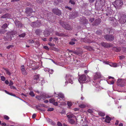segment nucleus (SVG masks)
I'll list each match as a JSON object with an SVG mask.
<instances>
[{"label":"nucleus","mask_w":126,"mask_h":126,"mask_svg":"<svg viewBox=\"0 0 126 126\" xmlns=\"http://www.w3.org/2000/svg\"><path fill=\"white\" fill-rule=\"evenodd\" d=\"M64 78L66 80L65 82V85H67L68 82L71 84L73 83V80L74 78L72 75L69 74H66L65 75Z\"/></svg>","instance_id":"1"},{"label":"nucleus","mask_w":126,"mask_h":126,"mask_svg":"<svg viewBox=\"0 0 126 126\" xmlns=\"http://www.w3.org/2000/svg\"><path fill=\"white\" fill-rule=\"evenodd\" d=\"M123 5V2L120 0H117L114 3L113 5L116 9H119Z\"/></svg>","instance_id":"2"},{"label":"nucleus","mask_w":126,"mask_h":126,"mask_svg":"<svg viewBox=\"0 0 126 126\" xmlns=\"http://www.w3.org/2000/svg\"><path fill=\"white\" fill-rule=\"evenodd\" d=\"M39 75H35L33 77V79L32 81V83L35 84L38 82L40 80Z\"/></svg>","instance_id":"3"},{"label":"nucleus","mask_w":126,"mask_h":126,"mask_svg":"<svg viewBox=\"0 0 126 126\" xmlns=\"http://www.w3.org/2000/svg\"><path fill=\"white\" fill-rule=\"evenodd\" d=\"M104 37L106 40L109 41H112L114 39V36L111 35H105Z\"/></svg>","instance_id":"4"},{"label":"nucleus","mask_w":126,"mask_h":126,"mask_svg":"<svg viewBox=\"0 0 126 126\" xmlns=\"http://www.w3.org/2000/svg\"><path fill=\"white\" fill-rule=\"evenodd\" d=\"M86 77L85 75H83L80 76L78 80L80 83H83L86 80Z\"/></svg>","instance_id":"5"},{"label":"nucleus","mask_w":126,"mask_h":126,"mask_svg":"<svg viewBox=\"0 0 126 126\" xmlns=\"http://www.w3.org/2000/svg\"><path fill=\"white\" fill-rule=\"evenodd\" d=\"M33 12L31 8H27L26 9L25 12L27 16H31L32 17V13Z\"/></svg>","instance_id":"6"},{"label":"nucleus","mask_w":126,"mask_h":126,"mask_svg":"<svg viewBox=\"0 0 126 126\" xmlns=\"http://www.w3.org/2000/svg\"><path fill=\"white\" fill-rule=\"evenodd\" d=\"M117 82L118 86H120L121 87H123L124 85L125 82L122 79H118Z\"/></svg>","instance_id":"7"},{"label":"nucleus","mask_w":126,"mask_h":126,"mask_svg":"<svg viewBox=\"0 0 126 126\" xmlns=\"http://www.w3.org/2000/svg\"><path fill=\"white\" fill-rule=\"evenodd\" d=\"M100 44L102 46L105 47H109L112 46V44L107 43L103 42L101 43Z\"/></svg>","instance_id":"8"},{"label":"nucleus","mask_w":126,"mask_h":126,"mask_svg":"<svg viewBox=\"0 0 126 126\" xmlns=\"http://www.w3.org/2000/svg\"><path fill=\"white\" fill-rule=\"evenodd\" d=\"M101 75L100 73L97 72L96 73L94 76V80H96L101 77Z\"/></svg>","instance_id":"9"},{"label":"nucleus","mask_w":126,"mask_h":126,"mask_svg":"<svg viewBox=\"0 0 126 126\" xmlns=\"http://www.w3.org/2000/svg\"><path fill=\"white\" fill-rule=\"evenodd\" d=\"M20 68L21 73L23 75H26L27 74V73L26 71L24 65L21 66L20 67Z\"/></svg>","instance_id":"10"},{"label":"nucleus","mask_w":126,"mask_h":126,"mask_svg":"<svg viewBox=\"0 0 126 126\" xmlns=\"http://www.w3.org/2000/svg\"><path fill=\"white\" fill-rule=\"evenodd\" d=\"M3 38L4 40L5 41H11L12 40V39L11 34L10 33H8L6 37H4Z\"/></svg>","instance_id":"11"},{"label":"nucleus","mask_w":126,"mask_h":126,"mask_svg":"<svg viewBox=\"0 0 126 126\" xmlns=\"http://www.w3.org/2000/svg\"><path fill=\"white\" fill-rule=\"evenodd\" d=\"M50 33V31L48 30H46L44 32V36L47 37L49 35Z\"/></svg>","instance_id":"12"},{"label":"nucleus","mask_w":126,"mask_h":126,"mask_svg":"<svg viewBox=\"0 0 126 126\" xmlns=\"http://www.w3.org/2000/svg\"><path fill=\"white\" fill-rule=\"evenodd\" d=\"M105 121L107 123H110V121L111 120V118L108 116L107 115L105 117Z\"/></svg>","instance_id":"13"},{"label":"nucleus","mask_w":126,"mask_h":126,"mask_svg":"<svg viewBox=\"0 0 126 126\" xmlns=\"http://www.w3.org/2000/svg\"><path fill=\"white\" fill-rule=\"evenodd\" d=\"M56 35L59 36H67V35L66 34H64L62 33H61L58 32H55Z\"/></svg>","instance_id":"14"},{"label":"nucleus","mask_w":126,"mask_h":126,"mask_svg":"<svg viewBox=\"0 0 126 126\" xmlns=\"http://www.w3.org/2000/svg\"><path fill=\"white\" fill-rule=\"evenodd\" d=\"M78 13L77 12L75 11L73 12L72 15V18H75L78 16Z\"/></svg>","instance_id":"15"},{"label":"nucleus","mask_w":126,"mask_h":126,"mask_svg":"<svg viewBox=\"0 0 126 126\" xmlns=\"http://www.w3.org/2000/svg\"><path fill=\"white\" fill-rule=\"evenodd\" d=\"M67 117L69 119H70L72 118H73L74 117V116L72 113H67L66 114Z\"/></svg>","instance_id":"16"},{"label":"nucleus","mask_w":126,"mask_h":126,"mask_svg":"<svg viewBox=\"0 0 126 126\" xmlns=\"http://www.w3.org/2000/svg\"><path fill=\"white\" fill-rule=\"evenodd\" d=\"M77 41V40L75 38L72 39L71 40V41L69 42V44L71 45H73L75 44V43L74 42Z\"/></svg>","instance_id":"17"},{"label":"nucleus","mask_w":126,"mask_h":126,"mask_svg":"<svg viewBox=\"0 0 126 126\" xmlns=\"http://www.w3.org/2000/svg\"><path fill=\"white\" fill-rule=\"evenodd\" d=\"M15 24L16 26H18V27H21L22 26V25L20 21H18L16 20L15 22Z\"/></svg>","instance_id":"18"},{"label":"nucleus","mask_w":126,"mask_h":126,"mask_svg":"<svg viewBox=\"0 0 126 126\" xmlns=\"http://www.w3.org/2000/svg\"><path fill=\"white\" fill-rule=\"evenodd\" d=\"M10 15L8 14H5L2 16L1 17V18H8L10 17Z\"/></svg>","instance_id":"19"},{"label":"nucleus","mask_w":126,"mask_h":126,"mask_svg":"<svg viewBox=\"0 0 126 126\" xmlns=\"http://www.w3.org/2000/svg\"><path fill=\"white\" fill-rule=\"evenodd\" d=\"M122 19L123 20L122 21L121 23H124L126 22V15H124L122 17Z\"/></svg>","instance_id":"20"},{"label":"nucleus","mask_w":126,"mask_h":126,"mask_svg":"<svg viewBox=\"0 0 126 126\" xmlns=\"http://www.w3.org/2000/svg\"><path fill=\"white\" fill-rule=\"evenodd\" d=\"M57 95L58 97H59L62 99L64 98V95L62 93H59L57 94Z\"/></svg>","instance_id":"21"},{"label":"nucleus","mask_w":126,"mask_h":126,"mask_svg":"<svg viewBox=\"0 0 126 126\" xmlns=\"http://www.w3.org/2000/svg\"><path fill=\"white\" fill-rule=\"evenodd\" d=\"M68 121L69 123L71 124H74L75 123V121L73 119H69Z\"/></svg>","instance_id":"22"},{"label":"nucleus","mask_w":126,"mask_h":126,"mask_svg":"<svg viewBox=\"0 0 126 126\" xmlns=\"http://www.w3.org/2000/svg\"><path fill=\"white\" fill-rule=\"evenodd\" d=\"M60 24L64 28L66 27V23L65 22L62 21L60 22Z\"/></svg>","instance_id":"23"},{"label":"nucleus","mask_w":126,"mask_h":126,"mask_svg":"<svg viewBox=\"0 0 126 126\" xmlns=\"http://www.w3.org/2000/svg\"><path fill=\"white\" fill-rule=\"evenodd\" d=\"M41 32V30L39 29H38L36 30L35 32L37 35H39Z\"/></svg>","instance_id":"24"},{"label":"nucleus","mask_w":126,"mask_h":126,"mask_svg":"<svg viewBox=\"0 0 126 126\" xmlns=\"http://www.w3.org/2000/svg\"><path fill=\"white\" fill-rule=\"evenodd\" d=\"M114 50L116 52H118L120 51L121 49L120 47H116L114 48Z\"/></svg>","instance_id":"25"},{"label":"nucleus","mask_w":126,"mask_h":126,"mask_svg":"<svg viewBox=\"0 0 126 126\" xmlns=\"http://www.w3.org/2000/svg\"><path fill=\"white\" fill-rule=\"evenodd\" d=\"M98 114L101 116H104L105 115V113L103 112L100 111L98 112Z\"/></svg>","instance_id":"26"},{"label":"nucleus","mask_w":126,"mask_h":126,"mask_svg":"<svg viewBox=\"0 0 126 126\" xmlns=\"http://www.w3.org/2000/svg\"><path fill=\"white\" fill-rule=\"evenodd\" d=\"M61 14V11L59 9H57L56 14L58 16H60Z\"/></svg>","instance_id":"27"},{"label":"nucleus","mask_w":126,"mask_h":126,"mask_svg":"<svg viewBox=\"0 0 126 126\" xmlns=\"http://www.w3.org/2000/svg\"><path fill=\"white\" fill-rule=\"evenodd\" d=\"M8 25L7 24H4L2 26L1 28L2 29H5L7 27Z\"/></svg>","instance_id":"28"},{"label":"nucleus","mask_w":126,"mask_h":126,"mask_svg":"<svg viewBox=\"0 0 126 126\" xmlns=\"http://www.w3.org/2000/svg\"><path fill=\"white\" fill-rule=\"evenodd\" d=\"M100 4L102 5L104 4L105 3V0H99Z\"/></svg>","instance_id":"29"},{"label":"nucleus","mask_w":126,"mask_h":126,"mask_svg":"<svg viewBox=\"0 0 126 126\" xmlns=\"http://www.w3.org/2000/svg\"><path fill=\"white\" fill-rule=\"evenodd\" d=\"M64 28H65L69 30L71 29L70 26L67 24L66 25V27H64Z\"/></svg>","instance_id":"30"},{"label":"nucleus","mask_w":126,"mask_h":126,"mask_svg":"<svg viewBox=\"0 0 126 126\" xmlns=\"http://www.w3.org/2000/svg\"><path fill=\"white\" fill-rule=\"evenodd\" d=\"M75 1L74 0H70L69 1V2L71 4L74 5L75 4Z\"/></svg>","instance_id":"31"},{"label":"nucleus","mask_w":126,"mask_h":126,"mask_svg":"<svg viewBox=\"0 0 126 126\" xmlns=\"http://www.w3.org/2000/svg\"><path fill=\"white\" fill-rule=\"evenodd\" d=\"M13 47V45H9L6 48L7 49H11Z\"/></svg>","instance_id":"32"},{"label":"nucleus","mask_w":126,"mask_h":126,"mask_svg":"<svg viewBox=\"0 0 126 126\" xmlns=\"http://www.w3.org/2000/svg\"><path fill=\"white\" fill-rule=\"evenodd\" d=\"M25 35V34L24 33L21 34L19 35V37H24Z\"/></svg>","instance_id":"33"},{"label":"nucleus","mask_w":126,"mask_h":126,"mask_svg":"<svg viewBox=\"0 0 126 126\" xmlns=\"http://www.w3.org/2000/svg\"><path fill=\"white\" fill-rule=\"evenodd\" d=\"M49 101L50 103L53 104L55 101V100L53 99H51L49 100Z\"/></svg>","instance_id":"34"},{"label":"nucleus","mask_w":126,"mask_h":126,"mask_svg":"<svg viewBox=\"0 0 126 126\" xmlns=\"http://www.w3.org/2000/svg\"><path fill=\"white\" fill-rule=\"evenodd\" d=\"M85 105L83 104H81L79 105V107L82 108H84L85 107Z\"/></svg>","instance_id":"35"},{"label":"nucleus","mask_w":126,"mask_h":126,"mask_svg":"<svg viewBox=\"0 0 126 126\" xmlns=\"http://www.w3.org/2000/svg\"><path fill=\"white\" fill-rule=\"evenodd\" d=\"M5 92L7 93V94H9L10 95L13 96V94L12 93H10L7 91L5 90Z\"/></svg>","instance_id":"36"},{"label":"nucleus","mask_w":126,"mask_h":126,"mask_svg":"<svg viewBox=\"0 0 126 126\" xmlns=\"http://www.w3.org/2000/svg\"><path fill=\"white\" fill-rule=\"evenodd\" d=\"M29 94L32 96H35V94L32 91H31L29 93Z\"/></svg>","instance_id":"37"},{"label":"nucleus","mask_w":126,"mask_h":126,"mask_svg":"<svg viewBox=\"0 0 126 126\" xmlns=\"http://www.w3.org/2000/svg\"><path fill=\"white\" fill-rule=\"evenodd\" d=\"M5 70L6 73L8 74L9 76H10L11 74V73L10 72H9V70L6 69H5Z\"/></svg>","instance_id":"38"},{"label":"nucleus","mask_w":126,"mask_h":126,"mask_svg":"<svg viewBox=\"0 0 126 126\" xmlns=\"http://www.w3.org/2000/svg\"><path fill=\"white\" fill-rule=\"evenodd\" d=\"M67 104L68 106L70 107L72 106V103L69 101H68L67 103Z\"/></svg>","instance_id":"39"},{"label":"nucleus","mask_w":126,"mask_h":126,"mask_svg":"<svg viewBox=\"0 0 126 126\" xmlns=\"http://www.w3.org/2000/svg\"><path fill=\"white\" fill-rule=\"evenodd\" d=\"M57 9H53L52 10V12L54 13V14H56V12L57 11Z\"/></svg>","instance_id":"40"},{"label":"nucleus","mask_w":126,"mask_h":126,"mask_svg":"<svg viewBox=\"0 0 126 126\" xmlns=\"http://www.w3.org/2000/svg\"><path fill=\"white\" fill-rule=\"evenodd\" d=\"M54 110V108H50L47 110V111H53Z\"/></svg>","instance_id":"41"},{"label":"nucleus","mask_w":126,"mask_h":126,"mask_svg":"<svg viewBox=\"0 0 126 126\" xmlns=\"http://www.w3.org/2000/svg\"><path fill=\"white\" fill-rule=\"evenodd\" d=\"M125 57V56L124 55H121L119 56V59L121 60L124 59Z\"/></svg>","instance_id":"42"},{"label":"nucleus","mask_w":126,"mask_h":126,"mask_svg":"<svg viewBox=\"0 0 126 126\" xmlns=\"http://www.w3.org/2000/svg\"><path fill=\"white\" fill-rule=\"evenodd\" d=\"M48 44V45L50 46L54 47L55 46L54 44H52L51 43H49Z\"/></svg>","instance_id":"43"},{"label":"nucleus","mask_w":126,"mask_h":126,"mask_svg":"<svg viewBox=\"0 0 126 126\" xmlns=\"http://www.w3.org/2000/svg\"><path fill=\"white\" fill-rule=\"evenodd\" d=\"M4 118L6 120H8L9 119V117L6 115H5L4 116Z\"/></svg>","instance_id":"44"},{"label":"nucleus","mask_w":126,"mask_h":126,"mask_svg":"<svg viewBox=\"0 0 126 126\" xmlns=\"http://www.w3.org/2000/svg\"><path fill=\"white\" fill-rule=\"evenodd\" d=\"M1 79L2 81H4L5 80V78L3 76H1Z\"/></svg>","instance_id":"45"},{"label":"nucleus","mask_w":126,"mask_h":126,"mask_svg":"<svg viewBox=\"0 0 126 126\" xmlns=\"http://www.w3.org/2000/svg\"><path fill=\"white\" fill-rule=\"evenodd\" d=\"M43 48L45 49H46L47 50H49V48L48 47L46 46H44V47Z\"/></svg>","instance_id":"46"},{"label":"nucleus","mask_w":126,"mask_h":126,"mask_svg":"<svg viewBox=\"0 0 126 126\" xmlns=\"http://www.w3.org/2000/svg\"><path fill=\"white\" fill-rule=\"evenodd\" d=\"M57 125L58 126H62V123L59 122H57Z\"/></svg>","instance_id":"47"},{"label":"nucleus","mask_w":126,"mask_h":126,"mask_svg":"<svg viewBox=\"0 0 126 126\" xmlns=\"http://www.w3.org/2000/svg\"><path fill=\"white\" fill-rule=\"evenodd\" d=\"M73 53L77 55H78L79 54V52H78L74 51H73Z\"/></svg>","instance_id":"48"},{"label":"nucleus","mask_w":126,"mask_h":126,"mask_svg":"<svg viewBox=\"0 0 126 126\" xmlns=\"http://www.w3.org/2000/svg\"><path fill=\"white\" fill-rule=\"evenodd\" d=\"M10 88L11 89H15V90L16 89V88L14 86H11L10 87Z\"/></svg>","instance_id":"49"},{"label":"nucleus","mask_w":126,"mask_h":126,"mask_svg":"<svg viewBox=\"0 0 126 126\" xmlns=\"http://www.w3.org/2000/svg\"><path fill=\"white\" fill-rule=\"evenodd\" d=\"M83 20L84 21L83 22V23H86L88 22L87 20L86 19H84Z\"/></svg>","instance_id":"50"},{"label":"nucleus","mask_w":126,"mask_h":126,"mask_svg":"<svg viewBox=\"0 0 126 126\" xmlns=\"http://www.w3.org/2000/svg\"><path fill=\"white\" fill-rule=\"evenodd\" d=\"M36 98L39 100H40L41 99V97L39 96H36Z\"/></svg>","instance_id":"51"},{"label":"nucleus","mask_w":126,"mask_h":126,"mask_svg":"<svg viewBox=\"0 0 126 126\" xmlns=\"http://www.w3.org/2000/svg\"><path fill=\"white\" fill-rule=\"evenodd\" d=\"M88 111L89 113H93V111L91 109H89L88 110Z\"/></svg>","instance_id":"52"},{"label":"nucleus","mask_w":126,"mask_h":126,"mask_svg":"<svg viewBox=\"0 0 126 126\" xmlns=\"http://www.w3.org/2000/svg\"><path fill=\"white\" fill-rule=\"evenodd\" d=\"M53 104L55 106H57L58 105V103L57 102H55V101L54 102Z\"/></svg>","instance_id":"53"},{"label":"nucleus","mask_w":126,"mask_h":126,"mask_svg":"<svg viewBox=\"0 0 126 126\" xmlns=\"http://www.w3.org/2000/svg\"><path fill=\"white\" fill-rule=\"evenodd\" d=\"M119 122V121L118 120H116V122L115 123V125L116 126H117Z\"/></svg>","instance_id":"54"},{"label":"nucleus","mask_w":126,"mask_h":126,"mask_svg":"<svg viewBox=\"0 0 126 126\" xmlns=\"http://www.w3.org/2000/svg\"><path fill=\"white\" fill-rule=\"evenodd\" d=\"M65 8H66V9H68V10H70V11L71 10H72V9L71 8H70V7H68V6H66L65 7Z\"/></svg>","instance_id":"55"},{"label":"nucleus","mask_w":126,"mask_h":126,"mask_svg":"<svg viewBox=\"0 0 126 126\" xmlns=\"http://www.w3.org/2000/svg\"><path fill=\"white\" fill-rule=\"evenodd\" d=\"M36 116V115L35 114H33L32 116V117L33 118H35Z\"/></svg>","instance_id":"56"},{"label":"nucleus","mask_w":126,"mask_h":126,"mask_svg":"<svg viewBox=\"0 0 126 126\" xmlns=\"http://www.w3.org/2000/svg\"><path fill=\"white\" fill-rule=\"evenodd\" d=\"M113 66L114 67H116L117 66V64L115 63H113Z\"/></svg>","instance_id":"57"},{"label":"nucleus","mask_w":126,"mask_h":126,"mask_svg":"<svg viewBox=\"0 0 126 126\" xmlns=\"http://www.w3.org/2000/svg\"><path fill=\"white\" fill-rule=\"evenodd\" d=\"M101 33V31H97L96 32V34H100Z\"/></svg>","instance_id":"58"},{"label":"nucleus","mask_w":126,"mask_h":126,"mask_svg":"<svg viewBox=\"0 0 126 126\" xmlns=\"http://www.w3.org/2000/svg\"><path fill=\"white\" fill-rule=\"evenodd\" d=\"M67 51L70 52H73V51L70 50L68 49H67Z\"/></svg>","instance_id":"59"},{"label":"nucleus","mask_w":126,"mask_h":126,"mask_svg":"<svg viewBox=\"0 0 126 126\" xmlns=\"http://www.w3.org/2000/svg\"><path fill=\"white\" fill-rule=\"evenodd\" d=\"M37 1L38 3H41L43 1V0H38Z\"/></svg>","instance_id":"60"},{"label":"nucleus","mask_w":126,"mask_h":126,"mask_svg":"<svg viewBox=\"0 0 126 126\" xmlns=\"http://www.w3.org/2000/svg\"><path fill=\"white\" fill-rule=\"evenodd\" d=\"M13 83L12 82V81H10L9 84L10 85H13Z\"/></svg>","instance_id":"61"},{"label":"nucleus","mask_w":126,"mask_h":126,"mask_svg":"<svg viewBox=\"0 0 126 126\" xmlns=\"http://www.w3.org/2000/svg\"><path fill=\"white\" fill-rule=\"evenodd\" d=\"M3 30L2 29L0 30V33H3Z\"/></svg>","instance_id":"62"},{"label":"nucleus","mask_w":126,"mask_h":126,"mask_svg":"<svg viewBox=\"0 0 126 126\" xmlns=\"http://www.w3.org/2000/svg\"><path fill=\"white\" fill-rule=\"evenodd\" d=\"M5 83H6L7 84H8L9 83L8 81L7 80H6L5 81Z\"/></svg>","instance_id":"63"},{"label":"nucleus","mask_w":126,"mask_h":126,"mask_svg":"<svg viewBox=\"0 0 126 126\" xmlns=\"http://www.w3.org/2000/svg\"><path fill=\"white\" fill-rule=\"evenodd\" d=\"M114 83V81L113 80H112L110 81V84H113Z\"/></svg>","instance_id":"64"}]
</instances>
